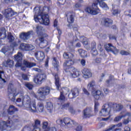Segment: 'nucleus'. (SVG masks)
<instances>
[{"mask_svg": "<svg viewBox=\"0 0 131 131\" xmlns=\"http://www.w3.org/2000/svg\"><path fill=\"white\" fill-rule=\"evenodd\" d=\"M56 122L57 124L61 125V126H63V119L58 118L56 120Z\"/></svg>", "mask_w": 131, "mask_h": 131, "instance_id": "42", "label": "nucleus"}, {"mask_svg": "<svg viewBox=\"0 0 131 131\" xmlns=\"http://www.w3.org/2000/svg\"><path fill=\"white\" fill-rule=\"evenodd\" d=\"M111 111V108L108 104H104L102 108L101 111L99 113L100 116L106 117L108 115H110V112Z\"/></svg>", "mask_w": 131, "mask_h": 131, "instance_id": "9", "label": "nucleus"}, {"mask_svg": "<svg viewBox=\"0 0 131 131\" xmlns=\"http://www.w3.org/2000/svg\"><path fill=\"white\" fill-rule=\"evenodd\" d=\"M35 131H40V121L39 120H35V124L33 126Z\"/></svg>", "mask_w": 131, "mask_h": 131, "instance_id": "23", "label": "nucleus"}, {"mask_svg": "<svg viewBox=\"0 0 131 131\" xmlns=\"http://www.w3.org/2000/svg\"><path fill=\"white\" fill-rule=\"evenodd\" d=\"M2 13L5 18H7V19H10V18H12L13 16L16 15L17 12L14 11L12 8H7L2 11Z\"/></svg>", "mask_w": 131, "mask_h": 131, "instance_id": "10", "label": "nucleus"}, {"mask_svg": "<svg viewBox=\"0 0 131 131\" xmlns=\"http://www.w3.org/2000/svg\"><path fill=\"white\" fill-rule=\"evenodd\" d=\"M54 77H55V84L56 85V88L57 90H59L60 88V83H59V76H58V74H55Z\"/></svg>", "mask_w": 131, "mask_h": 131, "instance_id": "34", "label": "nucleus"}, {"mask_svg": "<svg viewBox=\"0 0 131 131\" xmlns=\"http://www.w3.org/2000/svg\"><path fill=\"white\" fill-rule=\"evenodd\" d=\"M126 116H131L130 113H128L125 111H122L121 112L120 115L119 116H117L114 119V121L115 122H118V121H120L122 118H124Z\"/></svg>", "mask_w": 131, "mask_h": 131, "instance_id": "12", "label": "nucleus"}, {"mask_svg": "<svg viewBox=\"0 0 131 131\" xmlns=\"http://www.w3.org/2000/svg\"><path fill=\"white\" fill-rule=\"evenodd\" d=\"M95 85L96 83H95V81H92L88 83L87 89L89 90V91H93V90H94V86Z\"/></svg>", "mask_w": 131, "mask_h": 131, "instance_id": "30", "label": "nucleus"}, {"mask_svg": "<svg viewBox=\"0 0 131 131\" xmlns=\"http://www.w3.org/2000/svg\"><path fill=\"white\" fill-rule=\"evenodd\" d=\"M46 109L48 110L49 113H52L54 110V105L51 102H48L46 106Z\"/></svg>", "mask_w": 131, "mask_h": 131, "instance_id": "28", "label": "nucleus"}, {"mask_svg": "<svg viewBox=\"0 0 131 131\" xmlns=\"http://www.w3.org/2000/svg\"><path fill=\"white\" fill-rule=\"evenodd\" d=\"M99 3V6L103 9V10H108L109 7L107 6L103 0H97L94 4H92V6L88 7L85 9V12L91 15H97L100 12V10L98 8V4Z\"/></svg>", "mask_w": 131, "mask_h": 131, "instance_id": "3", "label": "nucleus"}, {"mask_svg": "<svg viewBox=\"0 0 131 131\" xmlns=\"http://www.w3.org/2000/svg\"><path fill=\"white\" fill-rule=\"evenodd\" d=\"M92 46H93V49L91 51V54H92L93 56H97V55H98V51H97V50L95 49V48H96V46H97V44L95 43V42H93L92 43Z\"/></svg>", "mask_w": 131, "mask_h": 131, "instance_id": "35", "label": "nucleus"}, {"mask_svg": "<svg viewBox=\"0 0 131 131\" xmlns=\"http://www.w3.org/2000/svg\"><path fill=\"white\" fill-rule=\"evenodd\" d=\"M22 77H23V79H24V80H28V79H29L28 76H27V75L23 74Z\"/></svg>", "mask_w": 131, "mask_h": 131, "instance_id": "53", "label": "nucleus"}, {"mask_svg": "<svg viewBox=\"0 0 131 131\" xmlns=\"http://www.w3.org/2000/svg\"><path fill=\"white\" fill-rule=\"evenodd\" d=\"M116 128H118V127H121L122 126V123H119L115 125Z\"/></svg>", "mask_w": 131, "mask_h": 131, "instance_id": "54", "label": "nucleus"}, {"mask_svg": "<svg viewBox=\"0 0 131 131\" xmlns=\"http://www.w3.org/2000/svg\"><path fill=\"white\" fill-rule=\"evenodd\" d=\"M33 96L34 98H36V99H37L38 100H41V99H40V98L38 95L35 94V93H33Z\"/></svg>", "mask_w": 131, "mask_h": 131, "instance_id": "60", "label": "nucleus"}, {"mask_svg": "<svg viewBox=\"0 0 131 131\" xmlns=\"http://www.w3.org/2000/svg\"><path fill=\"white\" fill-rule=\"evenodd\" d=\"M62 106H63V108H66L67 110L68 109V110H69V108H70V107H69V103L63 104Z\"/></svg>", "mask_w": 131, "mask_h": 131, "instance_id": "55", "label": "nucleus"}, {"mask_svg": "<svg viewBox=\"0 0 131 131\" xmlns=\"http://www.w3.org/2000/svg\"><path fill=\"white\" fill-rule=\"evenodd\" d=\"M75 124L73 125V128H71L70 130H76V131H81L82 130V126L81 125H77V123L75 122Z\"/></svg>", "mask_w": 131, "mask_h": 131, "instance_id": "26", "label": "nucleus"}, {"mask_svg": "<svg viewBox=\"0 0 131 131\" xmlns=\"http://www.w3.org/2000/svg\"><path fill=\"white\" fill-rule=\"evenodd\" d=\"M98 49L99 50L100 52H103V48H102V45L99 43L98 46Z\"/></svg>", "mask_w": 131, "mask_h": 131, "instance_id": "57", "label": "nucleus"}, {"mask_svg": "<svg viewBox=\"0 0 131 131\" xmlns=\"http://www.w3.org/2000/svg\"><path fill=\"white\" fill-rule=\"evenodd\" d=\"M25 86H26V88H27L28 90H32V88H33V85L29 83H26L25 84Z\"/></svg>", "mask_w": 131, "mask_h": 131, "instance_id": "48", "label": "nucleus"}, {"mask_svg": "<svg viewBox=\"0 0 131 131\" xmlns=\"http://www.w3.org/2000/svg\"><path fill=\"white\" fill-rule=\"evenodd\" d=\"M8 96L11 101H14L15 95H16V89L14 88V85L10 83L8 85Z\"/></svg>", "mask_w": 131, "mask_h": 131, "instance_id": "6", "label": "nucleus"}, {"mask_svg": "<svg viewBox=\"0 0 131 131\" xmlns=\"http://www.w3.org/2000/svg\"><path fill=\"white\" fill-rule=\"evenodd\" d=\"M105 48L107 52H112L115 55H117L118 53V49L110 43L105 45Z\"/></svg>", "mask_w": 131, "mask_h": 131, "instance_id": "13", "label": "nucleus"}, {"mask_svg": "<svg viewBox=\"0 0 131 131\" xmlns=\"http://www.w3.org/2000/svg\"><path fill=\"white\" fill-rule=\"evenodd\" d=\"M4 66L5 67H13L14 66V61L11 59H8L6 61L4 62Z\"/></svg>", "mask_w": 131, "mask_h": 131, "instance_id": "24", "label": "nucleus"}, {"mask_svg": "<svg viewBox=\"0 0 131 131\" xmlns=\"http://www.w3.org/2000/svg\"><path fill=\"white\" fill-rule=\"evenodd\" d=\"M120 55L122 56H128L130 54V52L128 51L121 50L120 52Z\"/></svg>", "mask_w": 131, "mask_h": 131, "instance_id": "40", "label": "nucleus"}, {"mask_svg": "<svg viewBox=\"0 0 131 131\" xmlns=\"http://www.w3.org/2000/svg\"><path fill=\"white\" fill-rule=\"evenodd\" d=\"M128 122H129V120H128V119H124V120L123 121V123L124 124H127V123H128Z\"/></svg>", "mask_w": 131, "mask_h": 131, "instance_id": "59", "label": "nucleus"}, {"mask_svg": "<svg viewBox=\"0 0 131 131\" xmlns=\"http://www.w3.org/2000/svg\"><path fill=\"white\" fill-rule=\"evenodd\" d=\"M35 56L39 61H41L45 59V53L41 51H38L35 54Z\"/></svg>", "mask_w": 131, "mask_h": 131, "instance_id": "21", "label": "nucleus"}, {"mask_svg": "<svg viewBox=\"0 0 131 131\" xmlns=\"http://www.w3.org/2000/svg\"><path fill=\"white\" fill-rule=\"evenodd\" d=\"M83 92L85 95H87V96H89V95H90V93L85 89H83Z\"/></svg>", "mask_w": 131, "mask_h": 131, "instance_id": "62", "label": "nucleus"}, {"mask_svg": "<svg viewBox=\"0 0 131 131\" xmlns=\"http://www.w3.org/2000/svg\"><path fill=\"white\" fill-rule=\"evenodd\" d=\"M78 53L81 58H85L88 55V52L82 49H79Z\"/></svg>", "mask_w": 131, "mask_h": 131, "instance_id": "33", "label": "nucleus"}, {"mask_svg": "<svg viewBox=\"0 0 131 131\" xmlns=\"http://www.w3.org/2000/svg\"><path fill=\"white\" fill-rule=\"evenodd\" d=\"M83 73V77L84 78H90V77H92V72H91L90 70L85 69L82 71Z\"/></svg>", "mask_w": 131, "mask_h": 131, "instance_id": "18", "label": "nucleus"}, {"mask_svg": "<svg viewBox=\"0 0 131 131\" xmlns=\"http://www.w3.org/2000/svg\"><path fill=\"white\" fill-rule=\"evenodd\" d=\"M114 108L115 111H120L123 108V106L121 104H115L114 105Z\"/></svg>", "mask_w": 131, "mask_h": 131, "instance_id": "38", "label": "nucleus"}, {"mask_svg": "<svg viewBox=\"0 0 131 131\" xmlns=\"http://www.w3.org/2000/svg\"><path fill=\"white\" fill-rule=\"evenodd\" d=\"M63 126H66V128L68 129H71V128H73V125L76 124L74 121L71 120L69 118H64L63 119Z\"/></svg>", "mask_w": 131, "mask_h": 131, "instance_id": "7", "label": "nucleus"}, {"mask_svg": "<svg viewBox=\"0 0 131 131\" xmlns=\"http://www.w3.org/2000/svg\"><path fill=\"white\" fill-rule=\"evenodd\" d=\"M22 53L18 52L16 55H15L14 59L17 61L15 64V67H20L21 70H26V67L28 68H31L33 66H35V63L28 62V61L25 60L24 63L22 64Z\"/></svg>", "mask_w": 131, "mask_h": 131, "instance_id": "4", "label": "nucleus"}, {"mask_svg": "<svg viewBox=\"0 0 131 131\" xmlns=\"http://www.w3.org/2000/svg\"><path fill=\"white\" fill-rule=\"evenodd\" d=\"M2 35H4V36H6V29L5 28H2L0 29V36ZM3 38L0 37V39Z\"/></svg>", "mask_w": 131, "mask_h": 131, "instance_id": "43", "label": "nucleus"}, {"mask_svg": "<svg viewBox=\"0 0 131 131\" xmlns=\"http://www.w3.org/2000/svg\"><path fill=\"white\" fill-rule=\"evenodd\" d=\"M54 27H57V26H58V19H55L54 21Z\"/></svg>", "mask_w": 131, "mask_h": 131, "instance_id": "61", "label": "nucleus"}, {"mask_svg": "<svg viewBox=\"0 0 131 131\" xmlns=\"http://www.w3.org/2000/svg\"><path fill=\"white\" fill-rule=\"evenodd\" d=\"M34 81L36 83V84H41L42 83L41 81L38 79L37 76L34 78Z\"/></svg>", "mask_w": 131, "mask_h": 131, "instance_id": "47", "label": "nucleus"}, {"mask_svg": "<svg viewBox=\"0 0 131 131\" xmlns=\"http://www.w3.org/2000/svg\"><path fill=\"white\" fill-rule=\"evenodd\" d=\"M72 95L70 94L68 95V97L70 99H72V98H75V97H77V96L78 95V90L77 89L72 90ZM71 96H72V97H71Z\"/></svg>", "mask_w": 131, "mask_h": 131, "instance_id": "29", "label": "nucleus"}, {"mask_svg": "<svg viewBox=\"0 0 131 131\" xmlns=\"http://www.w3.org/2000/svg\"><path fill=\"white\" fill-rule=\"evenodd\" d=\"M93 96L94 99H95L96 100H99V99H100V97H102V96H103V94L100 91L98 90L94 93Z\"/></svg>", "mask_w": 131, "mask_h": 131, "instance_id": "25", "label": "nucleus"}, {"mask_svg": "<svg viewBox=\"0 0 131 131\" xmlns=\"http://www.w3.org/2000/svg\"><path fill=\"white\" fill-rule=\"evenodd\" d=\"M34 46L32 45L27 44V51H32V50H34Z\"/></svg>", "mask_w": 131, "mask_h": 131, "instance_id": "46", "label": "nucleus"}, {"mask_svg": "<svg viewBox=\"0 0 131 131\" xmlns=\"http://www.w3.org/2000/svg\"><path fill=\"white\" fill-rule=\"evenodd\" d=\"M8 39L10 42H12V41L15 39V37H14V36L12 35L11 33H9L8 34Z\"/></svg>", "mask_w": 131, "mask_h": 131, "instance_id": "44", "label": "nucleus"}, {"mask_svg": "<svg viewBox=\"0 0 131 131\" xmlns=\"http://www.w3.org/2000/svg\"><path fill=\"white\" fill-rule=\"evenodd\" d=\"M118 6L113 4L112 5V13L113 15H117L119 13V10H118Z\"/></svg>", "mask_w": 131, "mask_h": 131, "instance_id": "27", "label": "nucleus"}, {"mask_svg": "<svg viewBox=\"0 0 131 131\" xmlns=\"http://www.w3.org/2000/svg\"><path fill=\"white\" fill-rule=\"evenodd\" d=\"M19 49H20V50H21L22 51H27V44L22 43L19 47Z\"/></svg>", "mask_w": 131, "mask_h": 131, "instance_id": "41", "label": "nucleus"}, {"mask_svg": "<svg viewBox=\"0 0 131 131\" xmlns=\"http://www.w3.org/2000/svg\"><path fill=\"white\" fill-rule=\"evenodd\" d=\"M37 76L42 83V81H44V80H46V79H47V75H46V74H38L37 75Z\"/></svg>", "mask_w": 131, "mask_h": 131, "instance_id": "37", "label": "nucleus"}, {"mask_svg": "<svg viewBox=\"0 0 131 131\" xmlns=\"http://www.w3.org/2000/svg\"><path fill=\"white\" fill-rule=\"evenodd\" d=\"M92 116V109L91 108H88L84 110L83 117L84 118H89Z\"/></svg>", "mask_w": 131, "mask_h": 131, "instance_id": "20", "label": "nucleus"}, {"mask_svg": "<svg viewBox=\"0 0 131 131\" xmlns=\"http://www.w3.org/2000/svg\"><path fill=\"white\" fill-rule=\"evenodd\" d=\"M99 103L95 102V108H94L95 113H97V112H98V108L99 107Z\"/></svg>", "mask_w": 131, "mask_h": 131, "instance_id": "49", "label": "nucleus"}, {"mask_svg": "<svg viewBox=\"0 0 131 131\" xmlns=\"http://www.w3.org/2000/svg\"><path fill=\"white\" fill-rule=\"evenodd\" d=\"M104 23H105V26H109V24H112V20L109 18H106L104 20Z\"/></svg>", "mask_w": 131, "mask_h": 131, "instance_id": "45", "label": "nucleus"}, {"mask_svg": "<svg viewBox=\"0 0 131 131\" xmlns=\"http://www.w3.org/2000/svg\"><path fill=\"white\" fill-rule=\"evenodd\" d=\"M111 130L121 131V128H116V127H115V125H111L108 127L106 131H111Z\"/></svg>", "mask_w": 131, "mask_h": 131, "instance_id": "32", "label": "nucleus"}, {"mask_svg": "<svg viewBox=\"0 0 131 131\" xmlns=\"http://www.w3.org/2000/svg\"><path fill=\"white\" fill-rule=\"evenodd\" d=\"M51 91V88L49 86L40 88L37 91V94L41 98H45V96L49 95Z\"/></svg>", "mask_w": 131, "mask_h": 131, "instance_id": "8", "label": "nucleus"}, {"mask_svg": "<svg viewBox=\"0 0 131 131\" xmlns=\"http://www.w3.org/2000/svg\"><path fill=\"white\" fill-rule=\"evenodd\" d=\"M63 57L65 59H69V58H72L73 57V54L70 53H64L63 54Z\"/></svg>", "mask_w": 131, "mask_h": 131, "instance_id": "39", "label": "nucleus"}, {"mask_svg": "<svg viewBox=\"0 0 131 131\" xmlns=\"http://www.w3.org/2000/svg\"><path fill=\"white\" fill-rule=\"evenodd\" d=\"M67 73L68 75H70V76H72L74 78H76V77H78L80 75V72L74 68L69 69Z\"/></svg>", "mask_w": 131, "mask_h": 131, "instance_id": "11", "label": "nucleus"}, {"mask_svg": "<svg viewBox=\"0 0 131 131\" xmlns=\"http://www.w3.org/2000/svg\"><path fill=\"white\" fill-rule=\"evenodd\" d=\"M16 102L17 103H21V104L17 105L18 107H24L27 110L33 113L43 112V109H45V104L42 102H39L36 106L35 101H32L28 95L21 94L19 98L16 99Z\"/></svg>", "mask_w": 131, "mask_h": 131, "instance_id": "1", "label": "nucleus"}, {"mask_svg": "<svg viewBox=\"0 0 131 131\" xmlns=\"http://www.w3.org/2000/svg\"><path fill=\"white\" fill-rule=\"evenodd\" d=\"M45 10L49 11V8L43 7H35L34 9L35 15L34 19L35 22H39L40 24L44 25H50V18L48 14L45 13Z\"/></svg>", "mask_w": 131, "mask_h": 131, "instance_id": "2", "label": "nucleus"}, {"mask_svg": "<svg viewBox=\"0 0 131 131\" xmlns=\"http://www.w3.org/2000/svg\"><path fill=\"white\" fill-rule=\"evenodd\" d=\"M53 59V62H52L53 65L55 69L58 71V70L59 69V61H58V60H57V59L55 57H54Z\"/></svg>", "mask_w": 131, "mask_h": 131, "instance_id": "31", "label": "nucleus"}, {"mask_svg": "<svg viewBox=\"0 0 131 131\" xmlns=\"http://www.w3.org/2000/svg\"><path fill=\"white\" fill-rule=\"evenodd\" d=\"M67 17L68 18V23L71 24L74 22V17H73V13L71 12H68L67 14Z\"/></svg>", "mask_w": 131, "mask_h": 131, "instance_id": "22", "label": "nucleus"}, {"mask_svg": "<svg viewBox=\"0 0 131 131\" xmlns=\"http://www.w3.org/2000/svg\"><path fill=\"white\" fill-rule=\"evenodd\" d=\"M81 64L82 65V66H85V60L84 59H82L81 60Z\"/></svg>", "mask_w": 131, "mask_h": 131, "instance_id": "63", "label": "nucleus"}, {"mask_svg": "<svg viewBox=\"0 0 131 131\" xmlns=\"http://www.w3.org/2000/svg\"><path fill=\"white\" fill-rule=\"evenodd\" d=\"M32 34H33V31H30L27 33H22L19 35V37L23 39V40H27V39L30 38V35Z\"/></svg>", "mask_w": 131, "mask_h": 131, "instance_id": "14", "label": "nucleus"}, {"mask_svg": "<svg viewBox=\"0 0 131 131\" xmlns=\"http://www.w3.org/2000/svg\"><path fill=\"white\" fill-rule=\"evenodd\" d=\"M59 4H60V5H64L65 4V2H66V0H58Z\"/></svg>", "mask_w": 131, "mask_h": 131, "instance_id": "58", "label": "nucleus"}, {"mask_svg": "<svg viewBox=\"0 0 131 131\" xmlns=\"http://www.w3.org/2000/svg\"><path fill=\"white\" fill-rule=\"evenodd\" d=\"M36 31L38 36H40L38 40H36V42H37L39 47L42 49L47 46V44H45L43 47H41L42 45L46 41L45 38L48 37V34L45 33V29L40 26H36Z\"/></svg>", "mask_w": 131, "mask_h": 131, "instance_id": "5", "label": "nucleus"}, {"mask_svg": "<svg viewBox=\"0 0 131 131\" xmlns=\"http://www.w3.org/2000/svg\"><path fill=\"white\" fill-rule=\"evenodd\" d=\"M4 72L0 71V79L3 80L4 82H5V79L3 78V76H4Z\"/></svg>", "mask_w": 131, "mask_h": 131, "instance_id": "50", "label": "nucleus"}, {"mask_svg": "<svg viewBox=\"0 0 131 131\" xmlns=\"http://www.w3.org/2000/svg\"><path fill=\"white\" fill-rule=\"evenodd\" d=\"M62 90V92H60V95L58 99L59 102H64L65 101V97L63 95H67V93L69 92V89L68 88H63Z\"/></svg>", "mask_w": 131, "mask_h": 131, "instance_id": "16", "label": "nucleus"}, {"mask_svg": "<svg viewBox=\"0 0 131 131\" xmlns=\"http://www.w3.org/2000/svg\"><path fill=\"white\" fill-rule=\"evenodd\" d=\"M16 111H18V109L15 107L14 105H10L9 107V109L8 110V112L10 114H13L14 112H16Z\"/></svg>", "mask_w": 131, "mask_h": 131, "instance_id": "36", "label": "nucleus"}, {"mask_svg": "<svg viewBox=\"0 0 131 131\" xmlns=\"http://www.w3.org/2000/svg\"><path fill=\"white\" fill-rule=\"evenodd\" d=\"M42 125V128H43V129H47V130L49 131H57V129L55 127H50L48 121L43 122Z\"/></svg>", "mask_w": 131, "mask_h": 131, "instance_id": "15", "label": "nucleus"}, {"mask_svg": "<svg viewBox=\"0 0 131 131\" xmlns=\"http://www.w3.org/2000/svg\"><path fill=\"white\" fill-rule=\"evenodd\" d=\"M69 111L70 112H71V113H74V110H73V108L71 107H69Z\"/></svg>", "mask_w": 131, "mask_h": 131, "instance_id": "64", "label": "nucleus"}, {"mask_svg": "<svg viewBox=\"0 0 131 131\" xmlns=\"http://www.w3.org/2000/svg\"><path fill=\"white\" fill-rule=\"evenodd\" d=\"M95 62L96 63H97V64H99V63H101V62H102V59H101V58H97L95 60Z\"/></svg>", "mask_w": 131, "mask_h": 131, "instance_id": "56", "label": "nucleus"}, {"mask_svg": "<svg viewBox=\"0 0 131 131\" xmlns=\"http://www.w3.org/2000/svg\"><path fill=\"white\" fill-rule=\"evenodd\" d=\"M80 7H81V4H79V3H76L75 6H74V8L75 9H78V8H80Z\"/></svg>", "mask_w": 131, "mask_h": 131, "instance_id": "52", "label": "nucleus"}, {"mask_svg": "<svg viewBox=\"0 0 131 131\" xmlns=\"http://www.w3.org/2000/svg\"><path fill=\"white\" fill-rule=\"evenodd\" d=\"M83 41H82V43L83 45V46H88L89 42H88V41H86V38L84 37L83 38Z\"/></svg>", "mask_w": 131, "mask_h": 131, "instance_id": "51", "label": "nucleus"}, {"mask_svg": "<svg viewBox=\"0 0 131 131\" xmlns=\"http://www.w3.org/2000/svg\"><path fill=\"white\" fill-rule=\"evenodd\" d=\"M9 125H11V121H9V122L7 123L6 122H2L1 123V125H3L2 126H0V130H8V128H10Z\"/></svg>", "mask_w": 131, "mask_h": 131, "instance_id": "19", "label": "nucleus"}, {"mask_svg": "<svg viewBox=\"0 0 131 131\" xmlns=\"http://www.w3.org/2000/svg\"><path fill=\"white\" fill-rule=\"evenodd\" d=\"M73 64H74V61L72 60V59H69L64 62L63 63L64 71L66 72H68V71H69V69H70L71 68H69L67 69V67H70V66L73 65Z\"/></svg>", "mask_w": 131, "mask_h": 131, "instance_id": "17", "label": "nucleus"}]
</instances>
